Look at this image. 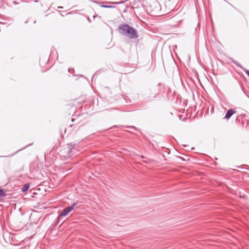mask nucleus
<instances>
[{"mask_svg": "<svg viewBox=\"0 0 249 249\" xmlns=\"http://www.w3.org/2000/svg\"><path fill=\"white\" fill-rule=\"evenodd\" d=\"M119 32L130 38L134 39L138 37L136 30L127 24H120L118 27Z\"/></svg>", "mask_w": 249, "mask_h": 249, "instance_id": "nucleus-1", "label": "nucleus"}, {"mask_svg": "<svg viewBox=\"0 0 249 249\" xmlns=\"http://www.w3.org/2000/svg\"><path fill=\"white\" fill-rule=\"evenodd\" d=\"M160 85V83L158 84L157 87L150 89L147 91V98L151 100L157 97V96L160 94V91L159 88L158 87V86Z\"/></svg>", "mask_w": 249, "mask_h": 249, "instance_id": "nucleus-2", "label": "nucleus"}, {"mask_svg": "<svg viewBox=\"0 0 249 249\" xmlns=\"http://www.w3.org/2000/svg\"><path fill=\"white\" fill-rule=\"evenodd\" d=\"M77 203H74L71 206H69L66 208H65L60 213V215L62 216H67L69 213L71 211L75 210V206H76Z\"/></svg>", "mask_w": 249, "mask_h": 249, "instance_id": "nucleus-3", "label": "nucleus"}, {"mask_svg": "<svg viewBox=\"0 0 249 249\" xmlns=\"http://www.w3.org/2000/svg\"><path fill=\"white\" fill-rule=\"evenodd\" d=\"M236 111L233 110V109H229L227 112H226V114L224 118L228 120L229 119L232 115H233L234 113H235Z\"/></svg>", "mask_w": 249, "mask_h": 249, "instance_id": "nucleus-4", "label": "nucleus"}, {"mask_svg": "<svg viewBox=\"0 0 249 249\" xmlns=\"http://www.w3.org/2000/svg\"><path fill=\"white\" fill-rule=\"evenodd\" d=\"M74 145L75 144H72V143L68 144V147L69 148L68 154H70V153L71 152L72 150L74 149ZM68 156L70 157L71 155H68Z\"/></svg>", "mask_w": 249, "mask_h": 249, "instance_id": "nucleus-5", "label": "nucleus"}, {"mask_svg": "<svg viewBox=\"0 0 249 249\" xmlns=\"http://www.w3.org/2000/svg\"><path fill=\"white\" fill-rule=\"evenodd\" d=\"M29 188V184H25L22 189H21V190L22 192H26L27 191Z\"/></svg>", "mask_w": 249, "mask_h": 249, "instance_id": "nucleus-6", "label": "nucleus"}, {"mask_svg": "<svg viewBox=\"0 0 249 249\" xmlns=\"http://www.w3.org/2000/svg\"><path fill=\"white\" fill-rule=\"evenodd\" d=\"M95 3H99V4H100V6L102 7H103V8H113L114 7V6H110V5H103L102 4V2H97L96 1H94Z\"/></svg>", "mask_w": 249, "mask_h": 249, "instance_id": "nucleus-7", "label": "nucleus"}, {"mask_svg": "<svg viewBox=\"0 0 249 249\" xmlns=\"http://www.w3.org/2000/svg\"><path fill=\"white\" fill-rule=\"evenodd\" d=\"M6 194L3 190L0 189V198L4 197Z\"/></svg>", "mask_w": 249, "mask_h": 249, "instance_id": "nucleus-8", "label": "nucleus"}, {"mask_svg": "<svg viewBox=\"0 0 249 249\" xmlns=\"http://www.w3.org/2000/svg\"><path fill=\"white\" fill-rule=\"evenodd\" d=\"M231 62H232L233 63H234V64H235L237 66H238V67H240V68H242V67H241V65H240L239 63H238L237 62H236V61H234V60L233 59H231Z\"/></svg>", "mask_w": 249, "mask_h": 249, "instance_id": "nucleus-9", "label": "nucleus"}, {"mask_svg": "<svg viewBox=\"0 0 249 249\" xmlns=\"http://www.w3.org/2000/svg\"><path fill=\"white\" fill-rule=\"evenodd\" d=\"M243 71L249 76V70L244 69Z\"/></svg>", "mask_w": 249, "mask_h": 249, "instance_id": "nucleus-10", "label": "nucleus"}, {"mask_svg": "<svg viewBox=\"0 0 249 249\" xmlns=\"http://www.w3.org/2000/svg\"><path fill=\"white\" fill-rule=\"evenodd\" d=\"M31 145V144H29L28 145L26 146H25V147H24V148H22V149H21L18 150V151H17V152H16V153L14 154V155H15V154L17 153L19 151H21V150H23V149H25L26 147H27L28 146H29V145ZM13 155H14V154H13Z\"/></svg>", "mask_w": 249, "mask_h": 249, "instance_id": "nucleus-11", "label": "nucleus"}, {"mask_svg": "<svg viewBox=\"0 0 249 249\" xmlns=\"http://www.w3.org/2000/svg\"><path fill=\"white\" fill-rule=\"evenodd\" d=\"M126 127H128V128H133V129H136L135 127V126H126Z\"/></svg>", "mask_w": 249, "mask_h": 249, "instance_id": "nucleus-12", "label": "nucleus"}, {"mask_svg": "<svg viewBox=\"0 0 249 249\" xmlns=\"http://www.w3.org/2000/svg\"><path fill=\"white\" fill-rule=\"evenodd\" d=\"M123 2H109V3H112V4H120V3H123Z\"/></svg>", "mask_w": 249, "mask_h": 249, "instance_id": "nucleus-13", "label": "nucleus"}, {"mask_svg": "<svg viewBox=\"0 0 249 249\" xmlns=\"http://www.w3.org/2000/svg\"><path fill=\"white\" fill-rule=\"evenodd\" d=\"M13 3H14V4H15V5H17V4H18V3H17V2H16V1H13Z\"/></svg>", "mask_w": 249, "mask_h": 249, "instance_id": "nucleus-14", "label": "nucleus"}, {"mask_svg": "<svg viewBox=\"0 0 249 249\" xmlns=\"http://www.w3.org/2000/svg\"><path fill=\"white\" fill-rule=\"evenodd\" d=\"M73 126V124H71L69 126L70 127H71Z\"/></svg>", "mask_w": 249, "mask_h": 249, "instance_id": "nucleus-15", "label": "nucleus"}, {"mask_svg": "<svg viewBox=\"0 0 249 249\" xmlns=\"http://www.w3.org/2000/svg\"><path fill=\"white\" fill-rule=\"evenodd\" d=\"M34 1H35V2H38V0H35Z\"/></svg>", "mask_w": 249, "mask_h": 249, "instance_id": "nucleus-16", "label": "nucleus"}, {"mask_svg": "<svg viewBox=\"0 0 249 249\" xmlns=\"http://www.w3.org/2000/svg\"><path fill=\"white\" fill-rule=\"evenodd\" d=\"M74 119H71V122H74Z\"/></svg>", "mask_w": 249, "mask_h": 249, "instance_id": "nucleus-17", "label": "nucleus"}, {"mask_svg": "<svg viewBox=\"0 0 249 249\" xmlns=\"http://www.w3.org/2000/svg\"><path fill=\"white\" fill-rule=\"evenodd\" d=\"M58 8L61 9L62 8V7H59Z\"/></svg>", "mask_w": 249, "mask_h": 249, "instance_id": "nucleus-18", "label": "nucleus"}]
</instances>
